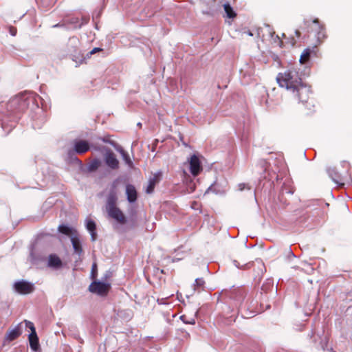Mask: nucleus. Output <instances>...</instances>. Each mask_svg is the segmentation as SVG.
Instances as JSON below:
<instances>
[{"instance_id":"obj_48","label":"nucleus","mask_w":352,"mask_h":352,"mask_svg":"<svg viewBox=\"0 0 352 352\" xmlns=\"http://www.w3.org/2000/svg\"><path fill=\"white\" fill-rule=\"evenodd\" d=\"M247 34H248L249 36H253L252 32L251 31H250V30L248 32V33H247Z\"/></svg>"},{"instance_id":"obj_17","label":"nucleus","mask_w":352,"mask_h":352,"mask_svg":"<svg viewBox=\"0 0 352 352\" xmlns=\"http://www.w3.org/2000/svg\"><path fill=\"white\" fill-rule=\"evenodd\" d=\"M47 265L52 269L58 270L63 267V262L56 254H52L48 257Z\"/></svg>"},{"instance_id":"obj_43","label":"nucleus","mask_w":352,"mask_h":352,"mask_svg":"<svg viewBox=\"0 0 352 352\" xmlns=\"http://www.w3.org/2000/svg\"><path fill=\"white\" fill-rule=\"evenodd\" d=\"M288 252H289V254L292 256L293 258H295L296 257V255L294 254V252H292L291 248H289L288 250Z\"/></svg>"},{"instance_id":"obj_26","label":"nucleus","mask_w":352,"mask_h":352,"mask_svg":"<svg viewBox=\"0 0 352 352\" xmlns=\"http://www.w3.org/2000/svg\"><path fill=\"white\" fill-rule=\"evenodd\" d=\"M223 6L226 17L233 19L236 16V13L235 12L230 3L226 2Z\"/></svg>"},{"instance_id":"obj_8","label":"nucleus","mask_w":352,"mask_h":352,"mask_svg":"<svg viewBox=\"0 0 352 352\" xmlns=\"http://www.w3.org/2000/svg\"><path fill=\"white\" fill-rule=\"evenodd\" d=\"M16 292L20 294L26 295L32 293L35 289L34 284L26 280H19L13 285Z\"/></svg>"},{"instance_id":"obj_53","label":"nucleus","mask_w":352,"mask_h":352,"mask_svg":"<svg viewBox=\"0 0 352 352\" xmlns=\"http://www.w3.org/2000/svg\"><path fill=\"white\" fill-rule=\"evenodd\" d=\"M197 314H198V311H197L195 312V316H197Z\"/></svg>"},{"instance_id":"obj_7","label":"nucleus","mask_w":352,"mask_h":352,"mask_svg":"<svg viewBox=\"0 0 352 352\" xmlns=\"http://www.w3.org/2000/svg\"><path fill=\"white\" fill-rule=\"evenodd\" d=\"M94 150L97 151H105L106 153L104 155V162L107 166L111 169H117L119 167V161L116 158L115 154L106 146H93Z\"/></svg>"},{"instance_id":"obj_4","label":"nucleus","mask_w":352,"mask_h":352,"mask_svg":"<svg viewBox=\"0 0 352 352\" xmlns=\"http://www.w3.org/2000/svg\"><path fill=\"white\" fill-rule=\"evenodd\" d=\"M79 43L76 37L70 38L67 43L69 56L76 63V66L82 64L86 58L78 47Z\"/></svg>"},{"instance_id":"obj_19","label":"nucleus","mask_w":352,"mask_h":352,"mask_svg":"<svg viewBox=\"0 0 352 352\" xmlns=\"http://www.w3.org/2000/svg\"><path fill=\"white\" fill-rule=\"evenodd\" d=\"M294 189L292 188H289L286 186L285 184H283L280 189V192L278 196V199L280 202H283L284 204H288V202L286 199H285V195L292 196L294 194Z\"/></svg>"},{"instance_id":"obj_31","label":"nucleus","mask_w":352,"mask_h":352,"mask_svg":"<svg viewBox=\"0 0 352 352\" xmlns=\"http://www.w3.org/2000/svg\"><path fill=\"white\" fill-rule=\"evenodd\" d=\"M233 264L234 265V266L236 267H237L239 270H246V269H248V268L250 267V266L252 265L250 263H245L244 265H240L239 261H237L236 260H234L233 261Z\"/></svg>"},{"instance_id":"obj_47","label":"nucleus","mask_w":352,"mask_h":352,"mask_svg":"<svg viewBox=\"0 0 352 352\" xmlns=\"http://www.w3.org/2000/svg\"><path fill=\"white\" fill-rule=\"evenodd\" d=\"M261 164L262 166H264L266 164V162L264 161V160H261Z\"/></svg>"},{"instance_id":"obj_28","label":"nucleus","mask_w":352,"mask_h":352,"mask_svg":"<svg viewBox=\"0 0 352 352\" xmlns=\"http://www.w3.org/2000/svg\"><path fill=\"white\" fill-rule=\"evenodd\" d=\"M205 280L203 278H197L193 284L194 289H199V292L204 289Z\"/></svg>"},{"instance_id":"obj_38","label":"nucleus","mask_w":352,"mask_h":352,"mask_svg":"<svg viewBox=\"0 0 352 352\" xmlns=\"http://www.w3.org/2000/svg\"><path fill=\"white\" fill-rule=\"evenodd\" d=\"M102 50H103L100 47H94L89 53L87 54V56L89 58L91 55Z\"/></svg>"},{"instance_id":"obj_20","label":"nucleus","mask_w":352,"mask_h":352,"mask_svg":"<svg viewBox=\"0 0 352 352\" xmlns=\"http://www.w3.org/2000/svg\"><path fill=\"white\" fill-rule=\"evenodd\" d=\"M161 176V172H157L154 175L153 177L149 179L148 186L146 189V192L147 194H151L153 192L155 186L157 182L160 181Z\"/></svg>"},{"instance_id":"obj_50","label":"nucleus","mask_w":352,"mask_h":352,"mask_svg":"<svg viewBox=\"0 0 352 352\" xmlns=\"http://www.w3.org/2000/svg\"><path fill=\"white\" fill-rule=\"evenodd\" d=\"M137 126H139V127H141L142 126V123L141 122H138L137 124Z\"/></svg>"},{"instance_id":"obj_29","label":"nucleus","mask_w":352,"mask_h":352,"mask_svg":"<svg viewBox=\"0 0 352 352\" xmlns=\"http://www.w3.org/2000/svg\"><path fill=\"white\" fill-rule=\"evenodd\" d=\"M195 188L196 185L192 179H190L189 181L186 182L185 187V191L186 193L190 194L193 192L195 190Z\"/></svg>"},{"instance_id":"obj_46","label":"nucleus","mask_w":352,"mask_h":352,"mask_svg":"<svg viewBox=\"0 0 352 352\" xmlns=\"http://www.w3.org/2000/svg\"><path fill=\"white\" fill-rule=\"evenodd\" d=\"M10 34L12 36H15L16 35V30H10Z\"/></svg>"},{"instance_id":"obj_10","label":"nucleus","mask_w":352,"mask_h":352,"mask_svg":"<svg viewBox=\"0 0 352 352\" xmlns=\"http://www.w3.org/2000/svg\"><path fill=\"white\" fill-rule=\"evenodd\" d=\"M108 216L115 220L117 223L124 225L127 222V218L123 212L118 208H106Z\"/></svg>"},{"instance_id":"obj_45","label":"nucleus","mask_w":352,"mask_h":352,"mask_svg":"<svg viewBox=\"0 0 352 352\" xmlns=\"http://www.w3.org/2000/svg\"><path fill=\"white\" fill-rule=\"evenodd\" d=\"M177 297L178 300L182 302V300H180L181 298L182 297V294L177 292Z\"/></svg>"},{"instance_id":"obj_14","label":"nucleus","mask_w":352,"mask_h":352,"mask_svg":"<svg viewBox=\"0 0 352 352\" xmlns=\"http://www.w3.org/2000/svg\"><path fill=\"white\" fill-rule=\"evenodd\" d=\"M22 333V322L17 324L13 329L8 331L6 336V340L12 342L19 338Z\"/></svg>"},{"instance_id":"obj_33","label":"nucleus","mask_w":352,"mask_h":352,"mask_svg":"<svg viewBox=\"0 0 352 352\" xmlns=\"http://www.w3.org/2000/svg\"><path fill=\"white\" fill-rule=\"evenodd\" d=\"M179 318L185 324H195V318H191L188 320H186V317L185 315L181 316Z\"/></svg>"},{"instance_id":"obj_6","label":"nucleus","mask_w":352,"mask_h":352,"mask_svg":"<svg viewBox=\"0 0 352 352\" xmlns=\"http://www.w3.org/2000/svg\"><path fill=\"white\" fill-rule=\"evenodd\" d=\"M111 288L109 283L94 280L89 286V291L99 296H106Z\"/></svg>"},{"instance_id":"obj_18","label":"nucleus","mask_w":352,"mask_h":352,"mask_svg":"<svg viewBox=\"0 0 352 352\" xmlns=\"http://www.w3.org/2000/svg\"><path fill=\"white\" fill-rule=\"evenodd\" d=\"M28 340L30 349L36 352L40 349L39 340L36 330H33V333L28 334Z\"/></svg>"},{"instance_id":"obj_32","label":"nucleus","mask_w":352,"mask_h":352,"mask_svg":"<svg viewBox=\"0 0 352 352\" xmlns=\"http://www.w3.org/2000/svg\"><path fill=\"white\" fill-rule=\"evenodd\" d=\"M99 140L102 141L104 143H108L112 146H113L115 148L116 147H118V144L113 140H111L109 139V137H103V138H99Z\"/></svg>"},{"instance_id":"obj_9","label":"nucleus","mask_w":352,"mask_h":352,"mask_svg":"<svg viewBox=\"0 0 352 352\" xmlns=\"http://www.w3.org/2000/svg\"><path fill=\"white\" fill-rule=\"evenodd\" d=\"M327 173L332 181L338 186H343L346 182H349L351 181L350 177L342 175L335 168H327Z\"/></svg>"},{"instance_id":"obj_42","label":"nucleus","mask_w":352,"mask_h":352,"mask_svg":"<svg viewBox=\"0 0 352 352\" xmlns=\"http://www.w3.org/2000/svg\"><path fill=\"white\" fill-rule=\"evenodd\" d=\"M157 303L160 304V305H166L167 302H166V298H158L157 300Z\"/></svg>"},{"instance_id":"obj_15","label":"nucleus","mask_w":352,"mask_h":352,"mask_svg":"<svg viewBox=\"0 0 352 352\" xmlns=\"http://www.w3.org/2000/svg\"><path fill=\"white\" fill-rule=\"evenodd\" d=\"M126 195L129 203L134 204L138 199V192L133 184L126 185Z\"/></svg>"},{"instance_id":"obj_52","label":"nucleus","mask_w":352,"mask_h":352,"mask_svg":"<svg viewBox=\"0 0 352 352\" xmlns=\"http://www.w3.org/2000/svg\"><path fill=\"white\" fill-rule=\"evenodd\" d=\"M203 13H204V14H209V12H204V11L203 12Z\"/></svg>"},{"instance_id":"obj_27","label":"nucleus","mask_w":352,"mask_h":352,"mask_svg":"<svg viewBox=\"0 0 352 352\" xmlns=\"http://www.w3.org/2000/svg\"><path fill=\"white\" fill-rule=\"evenodd\" d=\"M102 162L98 158H95L91 160L87 165V170L89 172L96 171L101 165Z\"/></svg>"},{"instance_id":"obj_30","label":"nucleus","mask_w":352,"mask_h":352,"mask_svg":"<svg viewBox=\"0 0 352 352\" xmlns=\"http://www.w3.org/2000/svg\"><path fill=\"white\" fill-rule=\"evenodd\" d=\"M30 257L31 259V262L34 264L38 263L42 259L39 256H37L36 254L34 246H32L30 249Z\"/></svg>"},{"instance_id":"obj_39","label":"nucleus","mask_w":352,"mask_h":352,"mask_svg":"<svg viewBox=\"0 0 352 352\" xmlns=\"http://www.w3.org/2000/svg\"><path fill=\"white\" fill-rule=\"evenodd\" d=\"M52 28H65V30H67V24H66V22H65V23H56L55 25H53Z\"/></svg>"},{"instance_id":"obj_34","label":"nucleus","mask_w":352,"mask_h":352,"mask_svg":"<svg viewBox=\"0 0 352 352\" xmlns=\"http://www.w3.org/2000/svg\"><path fill=\"white\" fill-rule=\"evenodd\" d=\"M209 192H214V194L217 195V194H219L220 193V190H217L216 188V182H214V184H211L208 188V189L206 190V193H208Z\"/></svg>"},{"instance_id":"obj_41","label":"nucleus","mask_w":352,"mask_h":352,"mask_svg":"<svg viewBox=\"0 0 352 352\" xmlns=\"http://www.w3.org/2000/svg\"><path fill=\"white\" fill-rule=\"evenodd\" d=\"M199 204L197 201H192L191 204V208L193 210H199Z\"/></svg>"},{"instance_id":"obj_12","label":"nucleus","mask_w":352,"mask_h":352,"mask_svg":"<svg viewBox=\"0 0 352 352\" xmlns=\"http://www.w3.org/2000/svg\"><path fill=\"white\" fill-rule=\"evenodd\" d=\"M188 161L191 174L194 176L198 175L203 170L202 165L198 155L193 154Z\"/></svg>"},{"instance_id":"obj_11","label":"nucleus","mask_w":352,"mask_h":352,"mask_svg":"<svg viewBox=\"0 0 352 352\" xmlns=\"http://www.w3.org/2000/svg\"><path fill=\"white\" fill-rule=\"evenodd\" d=\"M312 23L316 26L315 30L316 41L318 44H320L327 38L325 25L321 23L318 18L313 19Z\"/></svg>"},{"instance_id":"obj_24","label":"nucleus","mask_w":352,"mask_h":352,"mask_svg":"<svg viewBox=\"0 0 352 352\" xmlns=\"http://www.w3.org/2000/svg\"><path fill=\"white\" fill-rule=\"evenodd\" d=\"M116 150L120 153L122 156V160L125 162L126 164L129 166V167H133V163L129 155V153L124 151V149L120 145L118 147H116Z\"/></svg>"},{"instance_id":"obj_36","label":"nucleus","mask_w":352,"mask_h":352,"mask_svg":"<svg viewBox=\"0 0 352 352\" xmlns=\"http://www.w3.org/2000/svg\"><path fill=\"white\" fill-rule=\"evenodd\" d=\"M24 322H25V327L30 330V333H33V330H36V328H35L33 322H32L29 320H25Z\"/></svg>"},{"instance_id":"obj_44","label":"nucleus","mask_w":352,"mask_h":352,"mask_svg":"<svg viewBox=\"0 0 352 352\" xmlns=\"http://www.w3.org/2000/svg\"><path fill=\"white\" fill-rule=\"evenodd\" d=\"M294 32H295V34H296V36L297 37H300V31H299V30H296Z\"/></svg>"},{"instance_id":"obj_3","label":"nucleus","mask_w":352,"mask_h":352,"mask_svg":"<svg viewBox=\"0 0 352 352\" xmlns=\"http://www.w3.org/2000/svg\"><path fill=\"white\" fill-rule=\"evenodd\" d=\"M222 295L230 301V305L232 306V310L234 309L238 311L241 308L247 294V291L243 287H232L229 289H223L221 292Z\"/></svg>"},{"instance_id":"obj_16","label":"nucleus","mask_w":352,"mask_h":352,"mask_svg":"<svg viewBox=\"0 0 352 352\" xmlns=\"http://www.w3.org/2000/svg\"><path fill=\"white\" fill-rule=\"evenodd\" d=\"M85 227L87 231L89 232L91 236V241L92 242L95 241L97 238V232H96V222L91 219H86L85 221Z\"/></svg>"},{"instance_id":"obj_13","label":"nucleus","mask_w":352,"mask_h":352,"mask_svg":"<svg viewBox=\"0 0 352 352\" xmlns=\"http://www.w3.org/2000/svg\"><path fill=\"white\" fill-rule=\"evenodd\" d=\"M116 181L113 183L107 198L106 208L116 207L118 197L116 193Z\"/></svg>"},{"instance_id":"obj_37","label":"nucleus","mask_w":352,"mask_h":352,"mask_svg":"<svg viewBox=\"0 0 352 352\" xmlns=\"http://www.w3.org/2000/svg\"><path fill=\"white\" fill-rule=\"evenodd\" d=\"M89 16H82L81 20L80 21V25H81V28H82L83 25H85L87 24V23H88V22H89Z\"/></svg>"},{"instance_id":"obj_1","label":"nucleus","mask_w":352,"mask_h":352,"mask_svg":"<svg viewBox=\"0 0 352 352\" xmlns=\"http://www.w3.org/2000/svg\"><path fill=\"white\" fill-rule=\"evenodd\" d=\"M41 98L35 92L24 91L12 98L7 103H0V120L2 126L8 121L19 119V114L25 111L30 106L35 107L36 112L32 116V127L39 129L45 122L44 112L39 108L38 100Z\"/></svg>"},{"instance_id":"obj_2","label":"nucleus","mask_w":352,"mask_h":352,"mask_svg":"<svg viewBox=\"0 0 352 352\" xmlns=\"http://www.w3.org/2000/svg\"><path fill=\"white\" fill-rule=\"evenodd\" d=\"M278 85L286 89L298 102L306 104V108L311 110L314 105L309 102V95L311 94V87L303 82L298 70L292 67L284 72H280L276 76Z\"/></svg>"},{"instance_id":"obj_22","label":"nucleus","mask_w":352,"mask_h":352,"mask_svg":"<svg viewBox=\"0 0 352 352\" xmlns=\"http://www.w3.org/2000/svg\"><path fill=\"white\" fill-rule=\"evenodd\" d=\"M71 243L75 254L80 255L82 253L81 241L78 235L71 236Z\"/></svg>"},{"instance_id":"obj_25","label":"nucleus","mask_w":352,"mask_h":352,"mask_svg":"<svg viewBox=\"0 0 352 352\" xmlns=\"http://www.w3.org/2000/svg\"><path fill=\"white\" fill-rule=\"evenodd\" d=\"M67 30L80 29L81 25L78 17H71L66 21Z\"/></svg>"},{"instance_id":"obj_49","label":"nucleus","mask_w":352,"mask_h":352,"mask_svg":"<svg viewBox=\"0 0 352 352\" xmlns=\"http://www.w3.org/2000/svg\"><path fill=\"white\" fill-rule=\"evenodd\" d=\"M76 338L78 339L81 343L82 342V340L80 338L79 336H77Z\"/></svg>"},{"instance_id":"obj_51","label":"nucleus","mask_w":352,"mask_h":352,"mask_svg":"<svg viewBox=\"0 0 352 352\" xmlns=\"http://www.w3.org/2000/svg\"><path fill=\"white\" fill-rule=\"evenodd\" d=\"M108 277V274H105L104 278L106 279Z\"/></svg>"},{"instance_id":"obj_35","label":"nucleus","mask_w":352,"mask_h":352,"mask_svg":"<svg viewBox=\"0 0 352 352\" xmlns=\"http://www.w3.org/2000/svg\"><path fill=\"white\" fill-rule=\"evenodd\" d=\"M98 274V268H97V264L96 263H94L91 266V278L92 279H95Z\"/></svg>"},{"instance_id":"obj_5","label":"nucleus","mask_w":352,"mask_h":352,"mask_svg":"<svg viewBox=\"0 0 352 352\" xmlns=\"http://www.w3.org/2000/svg\"><path fill=\"white\" fill-rule=\"evenodd\" d=\"M91 144L87 140H75L74 141V152L69 151L68 155L71 160L74 162H77L78 164L82 165V161L79 160L76 156H74V153L79 155L84 154L91 149Z\"/></svg>"},{"instance_id":"obj_23","label":"nucleus","mask_w":352,"mask_h":352,"mask_svg":"<svg viewBox=\"0 0 352 352\" xmlns=\"http://www.w3.org/2000/svg\"><path fill=\"white\" fill-rule=\"evenodd\" d=\"M58 230L60 233L66 236H69L70 237L72 236L77 235L76 230L69 225H60L58 228Z\"/></svg>"},{"instance_id":"obj_21","label":"nucleus","mask_w":352,"mask_h":352,"mask_svg":"<svg viewBox=\"0 0 352 352\" xmlns=\"http://www.w3.org/2000/svg\"><path fill=\"white\" fill-rule=\"evenodd\" d=\"M316 45H314L311 48V47H307L305 48L301 55H300V63L301 64H304L309 59V57L311 56V55L314 53L316 54Z\"/></svg>"},{"instance_id":"obj_40","label":"nucleus","mask_w":352,"mask_h":352,"mask_svg":"<svg viewBox=\"0 0 352 352\" xmlns=\"http://www.w3.org/2000/svg\"><path fill=\"white\" fill-rule=\"evenodd\" d=\"M239 190L242 191L246 187L248 190H250V187L248 186L247 184L244 183L239 184L238 185Z\"/></svg>"}]
</instances>
